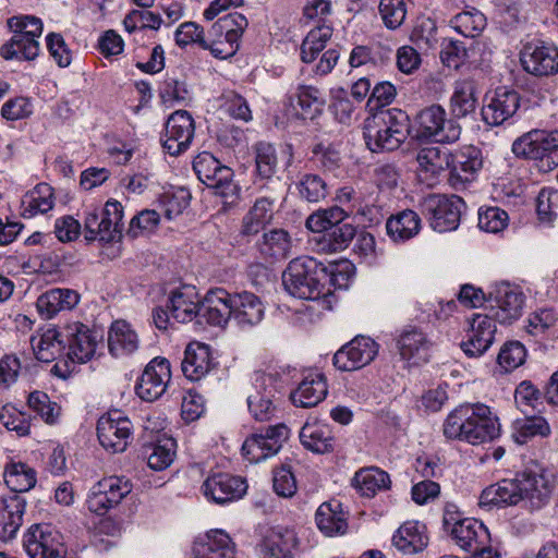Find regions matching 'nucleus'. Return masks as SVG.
<instances>
[{"label":"nucleus","instance_id":"f257e3e1","mask_svg":"<svg viewBox=\"0 0 558 558\" xmlns=\"http://www.w3.org/2000/svg\"><path fill=\"white\" fill-rule=\"evenodd\" d=\"M550 493L549 480L544 474L523 472L486 487L480 496V506H514L523 501L531 509H539L548 501Z\"/></svg>","mask_w":558,"mask_h":558},{"label":"nucleus","instance_id":"f03ea898","mask_svg":"<svg viewBox=\"0 0 558 558\" xmlns=\"http://www.w3.org/2000/svg\"><path fill=\"white\" fill-rule=\"evenodd\" d=\"M442 430L448 439L461 440L475 446L499 437L500 424L487 405L482 403L463 404L448 414Z\"/></svg>","mask_w":558,"mask_h":558},{"label":"nucleus","instance_id":"7ed1b4c3","mask_svg":"<svg viewBox=\"0 0 558 558\" xmlns=\"http://www.w3.org/2000/svg\"><path fill=\"white\" fill-rule=\"evenodd\" d=\"M410 119L398 108L381 109L364 121V140L373 153L392 151L405 142Z\"/></svg>","mask_w":558,"mask_h":558},{"label":"nucleus","instance_id":"20e7f679","mask_svg":"<svg viewBox=\"0 0 558 558\" xmlns=\"http://www.w3.org/2000/svg\"><path fill=\"white\" fill-rule=\"evenodd\" d=\"M328 277L323 264L313 257L302 256L289 263L282 274V283L292 296L315 301L329 292V290L325 292Z\"/></svg>","mask_w":558,"mask_h":558},{"label":"nucleus","instance_id":"39448f33","mask_svg":"<svg viewBox=\"0 0 558 558\" xmlns=\"http://www.w3.org/2000/svg\"><path fill=\"white\" fill-rule=\"evenodd\" d=\"M8 26L13 32L9 41L0 48V54L5 60L19 59L32 61L39 53L38 38L43 33V22L35 16H13L8 20Z\"/></svg>","mask_w":558,"mask_h":558},{"label":"nucleus","instance_id":"423d86ee","mask_svg":"<svg viewBox=\"0 0 558 558\" xmlns=\"http://www.w3.org/2000/svg\"><path fill=\"white\" fill-rule=\"evenodd\" d=\"M512 151L519 157L538 160L543 170H551L558 166V131L529 132L513 142Z\"/></svg>","mask_w":558,"mask_h":558},{"label":"nucleus","instance_id":"0eeeda50","mask_svg":"<svg viewBox=\"0 0 558 558\" xmlns=\"http://www.w3.org/2000/svg\"><path fill=\"white\" fill-rule=\"evenodd\" d=\"M420 206L435 231L448 232L459 227L465 203L457 195L430 194L423 198Z\"/></svg>","mask_w":558,"mask_h":558},{"label":"nucleus","instance_id":"6e6552de","mask_svg":"<svg viewBox=\"0 0 558 558\" xmlns=\"http://www.w3.org/2000/svg\"><path fill=\"white\" fill-rule=\"evenodd\" d=\"M418 137L437 143L450 144L460 138L461 126L453 119L447 118L446 110L439 105L422 109L417 117Z\"/></svg>","mask_w":558,"mask_h":558},{"label":"nucleus","instance_id":"1a4fd4ad","mask_svg":"<svg viewBox=\"0 0 558 558\" xmlns=\"http://www.w3.org/2000/svg\"><path fill=\"white\" fill-rule=\"evenodd\" d=\"M133 435V424L120 410L104 414L97 423L100 445L112 453L123 452Z\"/></svg>","mask_w":558,"mask_h":558},{"label":"nucleus","instance_id":"9d476101","mask_svg":"<svg viewBox=\"0 0 558 558\" xmlns=\"http://www.w3.org/2000/svg\"><path fill=\"white\" fill-rule=\"evenodd\" d=\"M289 432L287 425L276 424L252 434L242 446L243 456L250 462L258 463L277 454L289 438Z\"/></svg>","mask_w":558,"mask_h":558},{"label":"nucleus","instance_id":"9b49d317","mask_svg":"<svg viewBox=\"0 0 558 558\" xmlns=\"http://www.w3.org/2000/svg\"><path fill=\"white\" fill-rule=\"evenodd\" d=\"M131 492L132 484L128 480L119 476L105 477L90 488L86 500L87 508L98 515H104Z\"/></svg>","mask_w":558,"mask_h":558},{"label":"nucleus","instance_id":"f8f14e48","mask_svg":"<svg viewBox=\"0 0 558 558\" xmlns=\"http://www.w3.org/2000/svg\"><path fill=\"white\" fill-rule=\"evenodd\" d=\"M442 523L454 543L465 551L477 550L490 539L487 527L476 519L464 518L456 520L453 513L446 510Z\"/></svg>","mask_w":558,"mask_h":558},{"label":"nucleus","instance_id":"ddd939ff","mask_svg":"<svg viewBox=\"0 0 558 558\" xmlns=\"http://www.w3.org/2000/svg\"><path fill=\"white\" fill-rule=\"evenodd\" d=\"M23 546L31 558H65L62 536L49 524L32 525L24 535Z\"/></svg>","mask_w":558,"mask_h":558},{"label":"nucleus","instance_id":"4468645a","mask_svg":"<svg viewBox=\"0 0 558 558\" xmlns=\"http://www.w3.org/2000/svg\"><path fill=\"white\" fill-rule=\"evenodd\" d=\"M63 338L65 356L72 362L86 363L94 356L100 336L88 326L72 322L63 326Z\"/></svg>","mask_w":558,"mask_h":558},{"label":"nucleus","instance_id":"2eb2a0df","mask_svg":"<svg viewBox=\"0 0 558 558\" xmlns=\"http://www.w3.org/2000/svg\"><path fill=\"white\" fill-rule=\"evenodd\" d=\"M193 169L201 182L217 190L221 196L226 197L234 192L235 185L231 182L232 170L221 165L210 153L198 154L194 158Z\"/></svg>","mask_w":558,"mask_h":558},{"label":"nucleus","instance_id":"dca6fc26","mask_svg":"<svg viewBox=\"0 0 558 558\" xmlns=\"http://www.w3.org/2000/svg\"><path fill=\"white\" fill-rule=\"evenodd\" d=\"M194 131V120L190 112L185 110L173 112L168 118L160 138L163 149L171 156L182 154L191 145Z\"/></svg>","mask_w":558,"mask_h":558},{"label":"nucleus","instance_id":"f3484780","mask_svg":"<svg viewBox=\"0 0 558 558\" xmlns=\"http://www.w3.org/2000/svg\"><path fill=\"white\" fill-rule=\"evenodd\" d=\"M378 353V344L371 338L357 336L333 355V365L342 372H352L368 365Z\"/></svg>","mask_w":558,"mask_h":558},{"label":"nucleus","instance_id":"a211bd4d","mask_svg":"<svg viewBox=\"0 0 558 558\" xmlns=\"http://www.w3.org/2000/svg\"><path fill=\"white\" fill-rule=\"evenodd\" d=\"M490 313L500 324H512L523 310L524 295L518 288L509 283H500L489 293Z\"/></svg>","mask_w":558,"mask_h":558},{"label":"nucleus","instance_id":"6ab92c4d","mask_svg":"<svg viewBox=\"0 0 558 558\" xmlns=\"http://www.w3.org/2000/svg\"><path fill=\"white\" fill-rule=\"evenodd\" d=\"M170 378L169 361L165 357H155L145 367L136 385V393L145 401H154L163 395Z\"/></svg>","mask_w":558,"mask_h":558},{"label":"nucleus","instance_id":"aec40b11","mask_svg":"<svg viewBox=\"0 0 558 558\" xmlns=\"http://www.w3.org/2000/svg\"><path fill=\"white\" fill-rule=\"evenodd\" d=\"M496 319L488 314H474L470 322L468 339L461 349L470 357L483 355L493 344L496 333Z\"/></svg>","mask_w":558,"mask_h":558},{"label":"nucleus","instance_id":"412c9836","mask_svg":"<svg viewBox=\"0 0 558 558\" xmlns=\"http://www.w3.org/2000/svg\"><path fill=\"white\" fill-rule=\"evenodd\" d=\"M276 393L275 380L270 375L256 373L254 375L252 391L247 396L248 410L256 421L270 420L276 411L274 397Z\"/></svg>","mask_w":558,"mask_h":558},{"label":"nucleus","instance_id":"4be33fe9","mask_svg":"<svg viewBox=\"0 0 558 558\" xmlns=\"http://www.w3.org/2000/svg\"><path fill=\"white\" fill-rule=\"evenodd\" d=\"M482 167L481 150L474 146L464 147L456 156H450L448 181L453 189H462L474 181Z\"/></svg>","mask_w":558,"mask_h":558},{"label":"nucleus","instance_id":"5701e85b","mask_svg":"<svg viewBox=\"0 0 558 558\" xmlns=\"http://www.w3.org/2000/svg\"><path fill=\"white\" fill-rule=\"evenodd\" d=\"M265 304L252 292L232 294L231 320L243 330L259 325L265 317Z\"/></svg>","mask_w":558,"mask_h":558},{"label":"nucleus","instance_id":"b1692460","mask_svg":"<svg viewBox=\"0 0 558 558\" xmlns=\"http://www.w3.org/2000/svg\"><path fill=\"white\" fill-rule=\"evenodd\" d=\"M203 490L208 499L222 505L242 498L247 490V484L240 476L218 473L204 482Z\"/></svg>","mask_w":558,"mask_h":558},{"label":"nucleus","instance_id":"393cba45","mask_svg":"<svg viewBox=\"0 0 558 558\" xmlns=\"http://www.w3.org/2000/svg\"><path fill=\"white\" fill-rule=\"evenodd\" d=\"M520 106V96L514 90L497 89L495 94L486 98L482 108L484 122L492 126L502 124L511 118Z\"/></svg>","mask_w":558,"mask_h":558},{"label":"nucleus","instance_id":"a878e982","mask_svg":"<svg viewBox=\"0 0 558 558\" xmlns=\"http://www.w3.org/2000/svg\"><path fill=\"white\" fill-rule=\"evenodd\" d=\"M523 69L535 76H549L558 73V49L553 46L526 47L521 56Z\"/></svg>","mask_w":558,"mask_h":558},{"label":"nucleus","instance_id":"bb28decb","mask_svg":"<svg viewBox=\"0 0 558 558\" xmlns=\"http://www.w3.org/2000/svg\"><path fill=\"white\" fill-rule=\"evenodd\" d=\"M31 347L35 357L44 363H50L65 356L63 327L37 330L31 337Z\"/></svg>","mask_w":558,"mask_h":558},{"label":"nucleus","instance_id":"cd10ccee","mask_svg":"<svg viewBox=\"0 0 558 558\" xmlns=\"http://www.w3.org/2000/svg\"><path fill=\"white\" fill-rule=\"evenodd\" d=\"M232 294L225 289H214L206 293L198 306V316L213 326H225L231 319Z\"/></svg>","mask_w":558,"mask_h":558},{"label":"nucleus","instance_id":"c85d7f7f","mask_svg":"<svg viewBox=\"0 0 558 558\" xmlns=\"http://www.w3.org/2000/svg\"><path fill=\"white\" fill-rule=\"evenodd\" d=\"M416 161L420 179L428 185H433L439 175L449 169L450 154L445 148L428 146L418 150Z\"/></svg>","mask_w":558,"mask_h":558},{"label":"nucleus","instance_id":"c756f323","mask_svg":"<svg viewBox=\"0 0 558 558\" xmlns=\"http://www.w3.org/2000/svg\"><path fill=\"white\" fill-rule=\"evenodd\" d=\"M80 299L75 290L53 288L38 296L36 307L44 319H51L60 312L74 308L80 303Z\"/></svg>","mask_w":558,"mask_h":558},{"label":"nucleus","instance_id":"7c9ffc66","mask_svg":"<svg viewBox=\"0 0 558 558\" xmlns=\"http://www.w3.org/2000/svg\"><path fill=\"white\" fill-rule=\"evenodd\" d=\"M195 558H235V545L222 530H211L193 546Z\"/></svg>","mask_w":558,"mask_h":558},{"label":"nucleus","instance_id":"2f4dec72","mask_svg":"<svg viewBox=\"0 0 558 558\" xmlns=\"http://www.w3.org/2000/svg\"><path fill=\"white\" fill-rule=\"evenodd\" d=\"M428 541L427 529L418 521L404 522L392 535V545L404 555L423 551Z\"/></svg>","mask_w":558,"mask_h":558},{"label":"nucleus","instance_id":"473e14b6","mask_svg":"<svg viewBox=\"0 0 558 558\" xmlns=\"http://www.w3.org/2000/svg\"><path fill=\"white\" fill-rule=\"evenodd\" d=\"M430 341L417 329L404 331L398 339V350L402 360L412 365L426 363L430 356Z\"/></svg>","mask_w":558,"mask_h":558},{"label":"nucleus","instance_id":"72a5a7b5","mask_svg":"<svg viewBox=\"0 0 558 558\" xmlns=\"http://www.w3.org/2000/svg\"><path fill=\"white\" fill-rule=\"evenodd\" d=\"M328 392L326 378L322 373L310 372L291 395L294 405L312 408L322 402Z\"/></svg>","mask_w":558,"mask_h":558},{"label":"nucleus","instance_id":"f704fd0d","mask_svg":"<svg viewBox=\"0 0 558 558\" xmlns=\"http://www.w3.org/2000/svg\"><path fill=\"white\" fill-rule=\"evenodd\" d=\"M214 367L210 349L204 343H191L186 347L182 361L184 376L197 381L208 374Z\"/></svg>","mask_w":558,"mask_h":558},{"label":"nucleus","instance_id":"c9c22d12","mask_svg":"<svg viewBox=\"0 0 558 558\" xmlns=\"http://www.w3.org/2000/svg\"><path fill=\"white\" fill-rule=\"evenodd\" d=\"M316 524L326 536L343 535L348 530V517L338 500L323 502L316 511Z\"/></svg>","mask_w":558,"mask_h":558},{"label":"nucleus","instance_id":"e433bc0d","mask_svg":"<svg viewBox=\"0 0 558 558\" xmlns=\"http://www.w3.org/2000/svg\"><path fill=\"white\" fill-rule=\"evenodd\" d=\"M302 445L314 453H328L335 449L336 439L329 425L307 422L300 432Z\"/></svg>","mask_w":558,"mask_h":558},{"label":"nucleus","instance_id":"4c0bfd02","mask_svg":"<svg viewBox=\"0 0 558 558\" xmlns=\"http://www.w3.org/2000/svg\"><path fill=\"white\" fill-rule=\"evenodd\" d=\"M0 509V524L2 525L1 538L12 539L23 524L26 501L17 494L2 498Z\"/></svg>","mask_w":558,"mask_h":558},{"label":"nucleus","instance_id":"58836bf2","mask_svg":"<svg viewBox=\"0 0 558 558\" xmlns=\"http://www.w3.org/2000/svg\"><path fill=\"white\" fill-rule=\"evenodd\" d=\"M199 304L201 302L195 289L183 287L171 293L167 307L174 320L178 323H189L198 316Z\"/></svg>","mask_w":558,"mask_h":558},{"label":"nucleus","instance_id":"ea45409f","mask_svg":"<svg viewBox=\"0 0 558 558\" xmlns=\"http://www.w3.org/2000/svg\"><path fill=\"white\" fill-rule=\"evenodd\" d=\"M138 336L135 330L125 320H116L112 323L108 332L109 352L121 357L130 355L138 348Z\"/></svg>","mask_w":558,"mask_h":558},{"label":"nucleus","instance_id":"a19ab883","mask_svg":"<svg viewBox=\"0 0 558 558\" xmlns=\"http://www.w3.org/2000/svg\"><path fill=\"white\" fill-rule=\"evenodd\" d=\"M296 546L294 531L277 526L271 529L262 544V551L268 558H291Z\"/></svg>","mask_w":558,"mask_h":558},{"label":"nucleus","instance_id":"79ce46f5","mask_svg":"<svg viewBox=\"0 0 558 558\" xmlns=\"http://www.w3.org/2000/svg\"><path fill=\"white\" fill-rule=\"evenodd\" d=\"M54 206L53 190L47 183H39L21 199V216L29 219L46 214Z\"/></svg>","mask_w":558,"mask_h":558},{"label":"nucleus","instance_id":"37998d69","mask_svg":"<svg viewBox=\"0 0 558 558\" xmlns=\"http://www.w3.org/2000/svg\"><path fill=\"white\" fill-rule=\"evenodd\" d=\"M274 216V199L269 197H259L250 208L242 220L241 234L253 236L258 234L270 223Z\"/></svg>","mask_w":558,"mask_h":558},{"label":"nucleus","instance_id":"c03bdc74","mask_svg":"<svg viewBox=\"0 0 558 558\" xmlns=\"http://www.w3.org/2000/svg\"><path fill=\"white\" fill-rule=\"evenodd\" d=\"M257 246L264 257L279 260L291 255L293 240L284 229H272L263 234Z\"/></svg>","mask_w":558,"mask_h":558},{"label":"nucleus","instance_id":"a18cd8bd","mask_svg":"<svg viewBox=\"0 0 558 558\" xmlns=\"http://www.w3.org/2000/svg\"><path fill=\"white\" fill-rule=\"evenodd\" d=\"M477 106L476 85L473 80L457 81L450 98V109L456 118H465L475 112Z\"/></svg>","mask_w":558,"mask_h":558},{"label":"nucleus","instance_id":"49530a36","mask_svg":"<svg viewBox=\"0 0 558 558\" xmlns=\"http://www.w3.org/2000/svg\"><path fill=\"white\" fill-rule=\"evenodd\" d=\"M353 486L362 496L374 497L378 492L389 488L390 477L387 472L378 468H365L355 473Z\"/></svg>","mask_w":558,"mask_h":558},{"label":"nucleus","instance_id":"de8ad7c7","mask_svg":"<svg viewBox=\"0 0 558 558\" xmlns=\"http://www.w3.org/2000/svg\"><path fill=\"white\" fill-rule=\"evenodd\" d=\"M421 228V219L413 210H403L390 217L386 222L388 235L393 241H407L416 235Z\"/></svg>","mask_w":558,"mask_h":558},{"label":"nucleus","instance_id":"09e8293b","mask_svg":"<svg viewBox=\"0 0 558 558\" xmlns=\"http://www.w3.org/2000/svg\"><path fill=\"white\" fill-rule=\"evenodd\" d=\"M3 477L7 486L14 493L28 492L37 482L36 471L23 462L9 463Z\"/></svg>","mask_w":558,"mask_h":558},{"label":"nucleus","instance_id":"8fccbe9b","mask_svg":"<svg viewBox=\"0 0 558 558\" xmlns=\"http://www.w3.org/2000/svg\"><path fill=\"white\" fill-rule=\"evenodd\" d=\"M332 32V27L326 24L311 29L301 45V60L305 63L313 62L325 49Z\"/></svg>","mask_w":558,"mask_h":558},{"label":"nucleus","instance_id":"3c124183","mask_svg":"<svg viewBox=\"0 0 558 558\" xmlns=\"http://www.w3.org/2000/svg\"><path fill=\"white\" fill-rule=\"evenodd\" d=\"M295 97L300 111L296 113L302 119H314L325 106V96L316 87L311 85H300L296 89Z\"/></svg>","mask_w":558,"mask_h":558},{"label":"nucleus","instance_id":"603ef678","mask_svg":"<svg viewBox=\"0 0 558 558\" xmlns=\"http://www.w3.org/2000/svg\"><path fill=\"white\" fill-rule=\"evenodd\" d=\"M356 230L351 223H342L327 231L318 240L320 250L326 253H336L343 251L349 246Z\"/></svg>","mask_w":558,"mask_h":558},{"label":"nucleus","instance_id":"864d4df0","mask_svg":"<svg viewBox=\"0 0 558 558\" xmlns=\"http://www.w3.org/2000/svg\"><path fill=\"white\" fill-rule=\"evenodd\" d=\"M550 433L547 421L542 416L529 415L514 422L513 437L518 444H525L535 436L546 437Z\"/></svg>","mask_w":558,"mask_h":558},{"label":"nucleus","instance_id":"5fc2aeb1","mask_svg":"<svg viewBox=\"0 0 558 558\" xmlns=\"http://www.w3.org/2000/svg\"><path fill=\"white\" fill-rule=\"evenodd\" d=\"M450 25L464 37L478 36L486 26V17L476 9H471L456 14Z\"/></svg>","mask_w":558,"mask_h":558},{"label":"nucleus","instance_id":"6e6d98bb","mask_svg":"<svg viewBox=\"0 0 558 558\" xmlns=\"http://www.w3.org/2000/svg\"><path fill=\"white\" fill-rule=\"evenodd\" d=\"M240 44L235 41L232 35L221 34L213 35V26L208 29L205 41H203V49H207L215 58L228 59L236 53Z\"/></svg>","mask_w":558,"mask_h":558},{"label":"nucleus","instance_id":"4d7b16f0","mask_svg":"<svg viewBox=\"0 0 558 558\" xmlns=\"http://www.w3.org/2000/svg\"><path fill=\"white\" fill-rule=\"evenodd\" d=\"M147 450L148 466L155 471H162L167 469L175 456V442L173 439H162L156 444L150 445Z\"/></svg>","mask_w":558,"mask_h":558},{"label":"nucleus","instance_id":"13d9d810","mask_svg":"<svg viewBox=\"0 0 558 558\" xmlns=\"http://www.w3.org/2000/svg\"><path fill=\"white\" fill-rule=\"evenodd\" d=\"M256 172L263 179L274 177L278 166L276 148L266 142H258L254 146Z\"/></svg>","mask_w":558,"mask_h":558},{"label":"nucleus","instance_id":"bf43d9fd","mask_svg":"<svg viewBox=\"0 0 558 558\" xmlns=\"http://www.w3.org/2000/svg\"><path fill=\"white\" fill-rule=\"evenodd\" d=\"M0 422L7 429L15 432L19 436L29 434L31 416L12 404H5L0 409Z\"/></svg>","mask_w":558,"mask_h":558},{"label":"nucleus","instance_id":"052dcab7","mask_svg":"<svg viewBox=\"0 0 558 558\" xmlns=\"http://www.w3.org/2000/svg\"><path fill=\"white\" fill-rule=\"evenodd\" d=\"M298 190L301 198L310 203H318L328 194L327 184L318 174H304L298 183Z\"/></svg>","mask_w":558,"mask_h":558},{"label":"nucleus","instance_id":"680f3d73","mask_svg":"<svg viewBox=\"0 0 558 558\" xmlns=\"http://www.w3.org/2000/svg\"><path fill=\"white\" fill-rule=\"evenodd\" d=\"M248 25L247 19L239 13L232 12L223 17H220L217 22L213 24V35H232L235 37V41L240 44V39Z\"/></svg>","mask_w":558,"mask_h":558},{"label":"nucleus","instance_id":"e2e57ef3","mask_svg":"<svg viewBox=\"0 0 558 558\" xmlns=\"http://www.w3.org/2000/svg\"><path fill=\"white\" fill-rule=\"evenodd\" d=\"M27 404L46 423L53 424L60 414V408L56 402H51L47 393L43 391H33L29 393Z\"/></svg>","mask_w":558,"mask_h":558},{"label":"nucleus","instance_id":"0e129e2a","mask_svg":"<svg viewBox=\"0 0 558 558\" xmlns=\"http://www.w3.org/2000/svg\"><path fill=\"white\" fill-rule=\"evenodd\" d=\"M191 195L187 190L179 189L173 192H166L160 197V204L167 219L181 215L190 205Z\"/></svg>","mask_w":558,"mask_h":558},{"label":"nucleus","instance_id":"69168bd1","mask_svg":"<svg viewBox=\"0 0 558 558\" xmlns=\"http://www.w3.org/2000/svg\"><path fill=\"white\" fill-rule=\"evenodd\" d=\"M104 219V229L112 241L121 236L123 223V207L118 201H108L102 209H100Z\"/></svg>","mask_w":558,"mask_h":558},{"label":"nucleus","instance_id":"338daca9","mask_svg":"<svg viewBox=\"0 0 558 558\" xmlns=\"http://www.w3.org/2000/svg\"><path fill=\"white\" fill-rule=\"evenodd\" d=\"M379 14L387 28L400 27L407 15L405 0H380Z\"/></svg>","mask_w":558,"mask_h":558},{"label":"nucleus","instance_id":"774afa93","mask_svg":"<svg viewBox=\"0 0 558 558\" xmlns=\"http://www.w3.org/2000/svg\"><path fill=\"white\" fill-rule=\"evenodd\" d=\"M525 357L526 350L521 342L508 341L501 347L497 362L506 372H510L521 366Z\"/></svg>","mask_w":558,"mask_h":558}]
</instances>
